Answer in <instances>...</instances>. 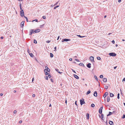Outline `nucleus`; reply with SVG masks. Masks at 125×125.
I'll use <instances>...</instances> for the list:
<instances>
[{
	"instance_id": "e433bc0d",
	"label": "nucleus",
	"mask_w": 125,
	"mask_h": 125,
	"mask_svg": "<svg viewBox=\"0 0 125 125\" xmlns=\"http://www.w3.org/2000/svg\"><path fill=\"white\" fill-rule=\"evenodd\" d=\"M42 18L44 19H45L46 17L45 16H42Z\"/></svg>"
},
{
	"instance_id": "ea45409f",
	"label": "nucleus",
	"mask_w": 125,
	"mask_h": 125,
	"mask_svg": "<svg viewBox=\"0 0 125 125\" xmlns=\"http://www.w3.org/2000/svg\"><path fill=\"white\" fill-rule=\"evenodd\" d=\"M75 60L77 62H79V60H78V59H75Z\"/></svg>"
},
{
	"instance_id": "4d7b16f0",
	"label": "nucleus",
	"mask_w": 125,
	"mask_h": 125,
	"mask_svg": "<svg viewBox=\"0 0 125 125\" xmlns=\"http://www.w3.org/2000/svg\"><path fill=\"white\" fill-rule=\"evenodd\" d=\"M0 95L1 96H2L3 95V94L2 93H0Z\"/></svg>"
},
{
	"instance_id": "09e8293b",
	"label": "nucleus",
	"mask_w": 125,
	"mask_h": 125,
	"mask_svg": "<svg viewBox=\"0 0 125 125\" xmlns=\"http://www.w3.org/2000/svg\"><path fill=\"white\" fill-rule=\"evenodd\" d=\"M112 43H113V44H114L115 43V41L114 40H113L112 41Z\"/></svg>"
},
{
	"instance_id": "de8ad7c7",
	"label": "nucleus",
	"mask_w": 125,
	"mask_h": 125,
	"mask_svg": "<svg viewBox=\"0 0 125 125\" xmlns=\"http://www.w3.org/2000/svg\"><path fill=\"white\" fill-rule=\"evenodd\" d=\"M50 42V41H46V42L47 43H49Z\"/></svg>"
},
{
	"instance_id": "58836bf2",
	"label": "nucleus",
	"mask_w": 125,
	"mask_h": 125,
	"mask_svg": "<svg viewBox=\"0 0 125 125\" xmlns=\"http://www.w3.org/2000/svg\"><path fill=\"white\" fill-rule=\"evenodd\" d=\"M17 112V111H16V110H14V112H13V113H14V114H16V113Z\"/></svg>"
},
{
	"instance_id": "7c9ffc66",
	"label": "nucleus",
	"mask_w": 125,
	"mask_h": 125,
	"mask_svg": "<svg viewBox=\"0 0 125 125\" xmlns=\"http://www.w3.org/2000/svg\"><path fill=\"white\" fill-rule=\"evenodd\" d=\"M119 95H120V94L119 93H118L117 94V98L118 99H119Z\"/></svg>"
},
{
	"instance_id": "864d4df0",
	"label": "nucleus",
	"mask_w": 125,
	"mask_h": 125,
	"mask_svg": "<svg viewBox=\"0 0 125 125\" xmlns=\"http://www.w3.org/2000/svg\"><path fill=\"white\" fill-rule=\"evenodd\" d=\"M72 60V58H70L69 59V60L70 61H71Z\"/></svg>"
},
{
	"instance_id": "e2e57ef3",
	"label": "nucleus",
	"mask_w": 125,
	"mask_h": 125,
	"mask_svg": "<svg viewBox=\"0 0 125 125\" xmlns=\"http://www.w3.org/2000/svg\"><path fill=\"white\" fill-rule=\"evenodd\" d=\"M48 76L50 78L51 77V76L50 75H48Z\"/></svg>"
},
{
	"instance_id": "a211bd4d",
	"label": "nucleus",
	"mask_w": 125,
	"mask_h": 125,
	"mask_svg": "<svg viewBox=\"0 0 125 125\" xmlns=\"http://www.w3.org/2000/svg\"><path fill=\"white\" fill-rule=\"evenodd\" d=\"M103 81L104 82H106L107 81L106 79L105 78H104L103 79Z\"/></svg>"
},
{
	"instance_id": "dca6fc26",
	"label": "nucleus",
	"mask_w": 125,
	"mask_h": 125,
	"mask_svg": "<svg viewBox=\"0 0 125 125\" xmlns=\"http://www.w3.org/2000/svg\"><path fill=\"white\" fill-rule=\"evenodd\" d=\"M55 70L58 73H59L60 74H61V73H62L61 72H59V69H57V68H56L55 69Z\"/></svg>"
},
{
	"instance_id": "2eb2a0df",
	"label": "nucleus",
	"mask_w": 125,
	"mask_h": 125,
	"mask_svg": "<svg viewBox=\"0 0 125 125\" xmlns=\"http://www.w3.org/2000/svg\"><path fill=\"white\" fill-rule=\"evenodd\" d=\"M101 114V116L100 117V115H99V116L101 118V119L102 120H104V119H103L104 115H103V114Z\"/></svg>"
},
{
	"instance_id": "a878e982",
	"label": "nucleus",
	"mask_w": 125,
	"mask_h": 125,
	"mask_svg": "<svg viewBox=\"0 0 125 125\" xmlns=\"http://www.w3.org/2000/svg\"><path fill=\"white\" fill-rule=\"evenodd\" d=\"M50 56L52 58L53 57V54L52 53H50Z\"/></svg>"
},
{
	"instance_id": "ddd939ff",
	"label": "nucleus",
	"mask_w": 125,
	"mask_h": 125,
	"mask_svg": "<svg viewBox=\"0 0 125 125\" xmlns=\"http://www.w3.org/2000/svg\"><path fill=\"white\" fill-rule=\"evenodd\" d=\"M73 76L76 79H79V77L76 74H74Z\"/></svg>"
},
{
	"instance_id": "39448f33",
	"label": "nucleus",
	"mask_w": 125,
	"mask_h": 125,
	"mask_svg": "<svg viewBox=\"0 0 125 125\" xmlns=\"http://www.w3.org/2000/svg\"><path fill=\"white\" fill-rule=\"evenodd\" d=\"M103 108V106L101 107L99 110V112L100 114H102V109Z\"/></svg>"
},
{
	"instance_id": "2f4dec72",
	"label": "nucleus",
	"mask_w": 125,
	"mask_h": 125,
	"mask_svg": "<svg viewBox=\"0 0 125 125\" xmlns=\"http://www.w3.org/2000/svg\"><path fill=\"white\" fill-rule=\"evenodd\" d=\"M59 6V5H57L56 6H55L54 7V9H55L56 8L58 7Z\"/></svg>"
},
{
	"instance_id": "9b49d317",
	"label": "nucleus",
	"mask_w": 125,
	"mask_h": 125,
	"mask_svg": "<svg viewBox=\"0 0 125 125\" xmlns=\"http://www.w3.org/2000/svg\"><path fill=\"white\" fill-rule=\"evenodd\" d=\"M94 95L95 97H97V93L96 91H95L94 92Z\"/></svg>"
},
{
	"instance_id": "393cba45",
	"label": "nucleus",
	"mask_w": 125,
	"mask_h": 125,
	"mask_svg": "<svg viewBox=\"0 0 125 125\" xmlns=\"http://www.w3.org/2000/svg\"><path fill=\"white\" fill-rule=\"evenodd\" d=\"M79 65H80V66H84V64H83V63H79Z\"/></svg>"
},
{
	"instance_id": "3c124183",
	"label": "nucleus",
	"mask_w": 125,
	"mask_h": 125,
	"mask_svg": "<svg viewBox=\"0 0 125 125\" xmlns=\"http://www.w3.org/2000/svg\"><path fill=\"white\" fill-rule=\"evenodd\" d=\"M22 121L21 120V121H19V123H20V124H21V123H22Z\"/></svg>"
},
{
	"instance_id": "bf43d9fd",
	"label": "nucleus",
	"mask_w": 125,
	"mask_h": 125,
	"mask_svg": "<svg viewBox=\"0 0 125 125\" xmlns=\"http://www.w3.org/2000/svg\"><path fill=\"white\" fill-rule=\"evenodd\" d=\"M76 102H77V101H75V104H76L77 106V104Z\"/></svg>"
},
{
	"instance_id": "c85d7f7f",
	"label": "nucleus",
	"mask_w": 125,
	"mask_h": 125,
	"mask_svg": "<svg viewBox=\"0 0 125 125\" xmlns=\"http://www.w3.org/2000/svg\"><path fill=\"white\" fill-rule=\"evenodd\" d=\"M97 60H100L101 59V58L99 57H97Z\"/></svg>"
},
{
	"instance_id": "49530a36",
	"label": "nucleus",
	"mask_w": 125,
	"mask_h": 125,
	"mask_svg": "<svg viewBox=\"0 0 125 125\" xmlns=\"http://www.w3.org/2000/svg\"><path fill=\"white\" fill-rule=\"evenodd\" d=\"M45 72V74L46 75H47L48 74V73L47 72Z\"/></svg>"
},
{
	"instance_id": "8fccbe9b",
	"label": "nucleus",
	"mask_w": 125,
	"mask_h": 125,
	"mask_svg": "<svg viewBox=\"0 0 125 125\" xmlns=\"http://www.w3.org/2000/svg\"><path fill=\"white\" fill-rule=\"evenodd\" d=\"M20 8L21 9V3L20 4Z\"/></svg>"
},
{
	"instance_id": "603ef678",
	"label": "nucleus",
	"mask_w": 125,
	"mask_h": 125,
	"mask_svg": "<svg viewBox=\"0 0 125 125\" xmlns=\"http://www.w3.org/2000/svg\"><path fill=\"white\" fill-rule=\"evenodd\" d=\"M27 52H28V53H29H29H30V51L28 49Z\"/></svg>"
},
{
	"instance_id": "aec40b11",
	"label": "nucleus",
	"mask_w": 125,
	"mask_h": 125,
	"mask_svg": "<svg viewBox=\"0 0 125 125\" xmlns=\"http://www.w3.org/2000/svg\"><path fill=\"white\" fill-rule=\"evenodd\" d=\"M64 40L65 41L67 42L70 41L71 40L69 39H64Z\"/></svg>"
},
{
	"instance_id": "f3484780",
	"label": "nucleus",
	"mask_w": 125,
	"mask_h": 125,
	"mask_svg": "<svg viewBox=\"0 0 125 125\" xmlns=\"http://www.w3.org/2000/svg\"><path fill=\"white\" fill-rule=\"evenodd\" d=\"M89 114L87 113L86 115V117L87 119H89Z\"/></svg>"
},
{
	"instance_id": "0eeeda50",
	"label": "nucleus",
	"mask_w": 125,
	"mask_h": 125,
	"mask_svg": "<svg viewBox=\"0 0 125 125\" xmlns=\"http://www.w3.org/2000/svg\"><path fill=\"white\" fill-rule=\"evenodd\" d=\"M90 59L92 62H94V57L93 56H91L90 57Z\"/></svg>"
},
{
	"instance_id": "13d9d810",
	"label": "nucleus",
	"mask_w": 125,
	"mask_h": 125,
	"mask_svg": "<svg viewBox=\"0 0 125 125\" xmlns=\"http://www.w3.org/2000/svg\"><path fill=\"white\" fill-rule=\"evenodd\" d=\"M58 3V2H57L56 3L54 4V5H57Z\"/></svg>"
},
{
	"instance_id": "473e14b6",
	"label": "nucleus",
	"mask_w": 125,
	"mask_h": 125,
	"mask_svg": "<svg viewBox=\"0 0 125 125\" xmlns=\"http://www.w3.org/2000/svg\"><path fill=\"white\" fill-rule=\"evenodd\" d=\"M94 77L95 79L96 80L98 81V79L97 78V77L96 76H94Z\"/></svg>"
},
{
	"instance_id": "9d476101",
	"label": "nucleus",
	"mask_w": 125,
	"mask_h": 125,
	"mask_svg": "<svg viewBox=\"0 0 125 125\" xmlns=\"http://www.w3.org/2000/svg\"><path fill=\"white\" fill-rule=\"evenodd\" d=\"M33 30L31 29V30L30 31L29 35H31L32 34V33H33Z\"/></svg>"
},
{
	"instance_id": "a18cd8bd",
	"label": "nucleus",
	"mask_w": 125,
	"mask_h": 125,
	"mask_svg": "<svg viewBox=\"0 0 125 125\" xmlns=\"http://www.w3.org/2000/svg\"><path fill=\"white\" fill-rule=\"evenodd\" d=\"M35 96V95L34 94H33L32 95V97H34Z\"/></svg>"
},
{
	"instance_id": "f03ea898",
	"label": "nucleus",
	"mask_w": 125,
	"mask_h": 125,
	"mask_svg": "<svg viewBox=\"0 0 125 125\" xmlns=\"http://www.w3.org/2000/svg\"><path fill=\"white\" fill-rule=\"evenodd\" d=\"M80 104L81 105L85 103V102L84 101V99H80Z\"/></svg>"
},
{
	"instance_id": "0e129e2a",
	"label": "nucleus",
	"mask_w": 125,
	"mask_h": 125,
	"mask_svg": "<svg viewBox=\"0 0 125 125\" xmlns=\"http://www.w3.org/2000/svg\"><path fill=\"white\" fill-rule=\"evenodd\" d=\"M117 67V66L115 67L114 68V69H116Z\"/></svg>"
},
{
	"instance_id": "7ed1b4c3",
	"label": "nucleus",
	"mask_w": 125,
	"mask_h": 125,
	"mask_svg": "<svg viewBox=\"0 0 125 125\" xmlns=\"http://www.w3.org/2000/svg\"><path fill=\"white\" fill-rule=\"evenodd\" d=\"M109 54L110 56H116V54L114 52H111L109 53Z\"/></svg>"
},
{
	"instance_id": "c756f323",
	"label": "nucleus",
	"mask_w": 125,
	"mask_h": 125,
	"mask_svg": "<svg viewBox=\"0 0 125 125\" xmlns=\"http://www.w3.org/2000/svg\"><path fill=\"white\" fill-rule=\"evenodd\" d=\"M24 18H25L26 19V21H27L28 22V19L27 18V17L25 16H24Z\"/></svg>"
},
{
	"instance_id": "69168bd1",
	"label": "nucleus",
	"mask_w": 125,
	"mask_h": 125,
	"mask_svg": "<svg viewBox=\"0 0 125 125\" xmlns=\"http://www.w3.org/2000/svg\"><path fill=\"white\" fill-rule=\"evenodd\" d=\"M54 49H55V50H56V47H55L54 48Z\"/></svg>"
},
{
	"instance_id": "4be33fe9",
	"label": "nucleus",
	"mask_w": 125,
	"mask_h": 125,
	"mask_svg": "<svg viewBox=\"0 0 125 125\" xmlns=\"http://www.w3.org/2000/svg\"><path fill=\"white\" fill-rule=\"evenodd\" d=\"M114 94L112 93H110V96L111 97H113L114 96Z\"/></svg>"
},
{
	"instance_id": "6ab92c4d",
	"label": "nucleus",
	"mask_w": 125,
	"mask_h": 125,
	"mask_svg": "<svg viewBox=\"0 0 125 125\" xmlns=\"http://www.w3.org/2000/svg\"><path fill=\"white\" fill-rule=\"evenodd\" d=\"M112 114V113L111 112H109V114L107 115V116H109L111 115Z\"/></svg>"
},
{
	"instance_id": "cd10ccee",
	"label": "nucleus",
	"mask_w": 125,
	"mask_h": 125,
	"mask_svg": "<svg viewBox=\"0 0 125 125\" xmlns=\"http://www.w3.org/2000/svg\"><path fill=\"white\" fill-rule=\"evenodd\" d=\"M35 21L36 22H38V20H37V19H35V20H32V22H33L34 21Z\"/></svg>"
},
{
	"instance_id": "774afa93",
	"label": "nucleus",
	"mask_w": 125,
	"mask_h": 125,
	"mask_svg": "<svg viewBox=\"0 0 125 125\" xmlns=\"http://www.w3.org/2000/svg\"><path fill=\"white\" fill-rule=\"evenodd\" d=\"M34 78H32V82L33 81V80H34Z\"/></svg>"
},
{
	"instance_id": "f8f14e48",
	"label": "nucleus",
	"mask_w": 125,
	"mask_h": 125,
	"mask_svg": "<svg viewBox=\"0 0 125 125\" xmlns=\"http://www.w3.org/2000/svg\"><path fill=\"white\" fill-rule=\"evenodd\" d=\"M108 93L107 92H106L105 93L104 95H103L104 97L105 98L108 95Z\"/></svg>"
},
{
	"instance_id": "79ce46f5",
	"label": "nucleus",
	"mask_w": 125,
	"mask_h": 125,
	"mask_svg": "<svg viewBox=\"0 0 125 125\" xmlns=\"http://www.w3.org/2000/svg\"><path fill=\"white\" fill-rule=\"evenodd\" d=\"M77 36L79 37H80V38H82V37H83L81 36L80 35H78Z\"/></svg>"
},
{
	"instance_id": "6e6552de",
	"label": "nucleus",
	"mask_w": 125,
	"mask_h": 125,
	"mask_svg": "<svg viewBox=\"0 0 125 125\" xmlns=\"http://www.w3.org/2000/svg\"><path fill=\"white\" fill-rule=\"evenodd\" d=\"M24 21H22L21 24V27H23L24 25Z\"/></svg>"
},
{
	"instance_id": "6e6d98bb",
	"label": "nucleus",
	"mask_w": 125,
	"mask_h": 125,
	"mask_svg": "<svg viewBox=\"0 0 125 125\" xmlns=\"http://www.w3.org/2000/svg\"><path fill=\"white\" fill-rule=\"evenodd\" d=\"M3 37H2V36H1L0 37V38L1 39H3Z\"/></svg>"
},
{
	"instance_id": "5701e85b",
	"label": "nucleus",
	"mask_w": 125,
	"mask_h": 125,
	"mask_svg": "<svg viewBox=\"0 0 125 125\" xmlns=\"http://www.w3.org/2000/svg\"><path fill=\"white\" fill-rule=\"evenodd\" d=\"M91 93V91H90V90H89L86 93V94H89L90 93Z\"/></svg>"
},
{
	"instance_id": "bb28decb",
	"label": "nucleus",
	"mask_w": 125,
	"mask_h": 125,
	"mask_svg": "<svg viewBox=\"0 0 125 125\" xmlns=\"http://www.w3.org/2000/svg\"><path fill=\"white\" fill-rule=\"evenodd\" d=\"M95 106L94 104H92L91 105V106L92 107H94Z\"/></svg>"
},
{
	"instance_id": "c9c22d12",
	"label": "nucleus",
	"mask_w": 125,
	"mask_h": 125,
	"mask_svg": "<svg viewBox=\"0 0 125 125\" xmlns=\"http://www.w3.org/2000/svg\"><path fill=\"white\" fill-rule=\"evenodd\" d=\"M103 75H101L100 76V78H103Z\"/></svg>"
},
{
	"instance_id": "5fc2aeb1",
	"label": "nucleus",
	"mask_w": 125,
	"mask_h": 125,
	"mask_svg": "<svg viewBox=\"0 0 125 125\" xmlns=\"http://www.w3.org/2000/svg\"><path fill=\"white\" fill-rule=\"evenodd\" d=\"M59 38H60V36H59L58 37V38H57V40H59Z\"/></svg>"
},
{
	"instance_id": "37998d69",
	"label": "nucleus",
	"mask_w": 125,
	"mask_h": 125,
	"mask_svg": "<svg viewBox=\"0 0 125 125\" xmlns=\"http://www.w3.org/2000/svg\"><path fill=\"white\" fill-rule=\"evenodd\" d=\"M122 118H125V115H124L122 117Z\"/></svg>"
},
{
	"instance_id": "72a5a7b5",
	"label": "nucleus",
	"mask_w": 125,
	"mask_h": 125,
	"mask_svg": "<svg viewBox=\"0 0 125 125\" xmlns=\"http://www.w3.org/2000/svg\"><path fill=\"white\" fill-rule=\"evenodd\" d=\"M34 43H37V41H36V40H34Z\"/></svg>"
},
{
	"instance_id": "a19ab883",
	"label": "nucleus",
	"mask_w": 125,
	"mask_h": 125,
	"mask_svg": "<svg viewBox=\"0 0 125 125\" xmlns=\"http://www.w3.org/2000/svg\"><path fill=\"white\" fill-rule=\"evenodd\" d=\"M64 39H63L62 41V42H63L65 41H64Z\"/></svg>"
},
{
	"instance_id": "412c9836",
	"label": "nucleus",
	"mask_w": 125,
	"mask_h": 125,
	"mask_svg": "<svg viewBox=\"0 0 125 125\" xmlns=\"http://www.w3.org/2000/svg\"><path fill=\"white\" fill-rule=\"evenodd\" d=\"M107 101L108 102H109L110 100V97L109 96H107Z\"/></svg>"
},
{
	"instance_id": "338daca9",
	"label": "nucleus",
	"mask_w": 125,
	"mask_h": 125,
	"mask_svg": "<svg viewBox=\"0 0 125 125\" xmlns=\"http://www.w3.org/2000/svg\"><path fill=\"white\" fill-rule=\"evenodd\" d=\"M13 92L14 93H15L16 92V90H14L13 91Z\"/></svg>"
},
{
	"instance_id": "4468645a",
	"label": "nucleus",
	"mask_w": 125,
	"mask_h": 125,
	"mask_svg": "<svg viewBox=\"0 0 125 125\" xmlns=\"http://www.w3.org/2000/svg\"><path fill=\"white\" fill-rule=\"evenodd\" d=\"M109 124L111 125H114V123L112 121H110L109 122Z\"/></svg>"
},
{
	"instance_id": "1a4fd4ad",
	"label": "nucleus",
	"mask_w": 125,
	"mask_h": 125,
	"mask_svg": "<svg viewBox=\"0 0 125 125\" xmlns=\"http://www.w3.org/2000/svg\"><path fill=\"white\" fill-rule=\"evenodd\" d=\"M91 64L90 63H89L88 64H87L86 66L87 67L89 68H90L91 67Z\"/></svg>"
},
{
	"instance_id": "c03bdc74",
	"label": "nucleus",
	"mask_w": 125,
	"mask_h": 125,
	"mask_svg": "<svg viewBox=\"0 0 125 125\" xmlns=\"http://www.w3.org/2000/svg\"><path fill=\"white\" fill-rule=\"evenodd\" d=\"M45 79L46 80H48V76H46L45 77Z\"/></svg>"
},
{
	"instance_id": "20e7f679",
	"label": "nucleus",
	"mask_w": 125,
	"mask_h": 125,
	"mask_svg": "<svg viewBox=\"0 0 125 125\" xmlns=\"http://www.w3.org/2000/svg\"><path fill=\"white\" fill-rule=\"evenodd\" d=\"M45 69L44 70V72H49L50 71V69L48 68L47 66H46L45 67Z\"/></svg>"
},
{
	"instance_id": "b1692460",
	"label": "nucleus",
	"mask_w": 125,
	"mask_h": 125,
	"mask_svg": "<svg viewBox=\"0 0 125 125\" xmlns=\"http://www.w3.org/2000/svg\"><path fill=\"white\" fill-rule=\"evenodd\" d=\"M29 54L30 55L31 57H33V55L32 53H29Z\"/></svg>"
},
{
	"instance_id": "f704fd0d",
	"label": "nucleus",
	"mask_w": 125,
	"mask_h": 125,
	"mask_svg": "<svg viewBox=\"0 0 125 125\" xmlns=\"http://www.w3.org/2000/svg\"><path fill=\"white\" fill-rule=\"evenodd\" d=\"M108 86H106L104 87V88L105 89H107L108 88Z\"/></svg>"
},
{
	"instance_id": "680f3d73",
	"label": "nucleus",
	"mask_w": 125,
	"mask_h": 125,
	"mask_svg": "<svg viewBox=\"0 0 125 125\" xmlns=\"http://www.w3.org/2000/svg\"><path fill=\"white\" fill-rule=\"evenodd\" d=\"M125 81V78H124L123 79V81Z\"/></svg>"
},
{
	"instance_id": "4c0bfd02",
	"label": "nucleus",
	"mask_w": 125,
	"mask_h": 125,
	"mask_svg": "<svg viewBox=\"0 0 125 125\" xmlns=\"http://www.w3.org/2000/svg\"><path fill=\"white\" fill-rule=\"evenodd\" d=\"M71 70H72V71H73V72L74 73H76V72H75V71L74 70H73V69H72Z\"/></svg>"
},
{
	"instance_id": "052dcab7",
	"label": "nucleus",
	"mask_w": 125,
	"mask_h": 125,
	"mask_svg": "<svg viewBox=\"0 0 125 125\" xmlns=\"http://www.w3.org/2000/svg\"><path fill=\"white\" fill-rule=\"evenodd\" d=\"M118 1L119 2H120L121 1V0H118Z\"/></svg>"
},
{
	"instance_id": "423d86ee",
	"label": "nucleus",
	"mask_w": 125,
	"mask_h": 125,
	"mask_svg": "<svg viewBox=\"0 0 125 125\" xmlns=\"http://www.w3.org/2000/svg\"><path fill=\"white\" fill-rule=\"evenodd\" d=\"M40 29H37L36 30H34L33 31V33H37V32H39L40 31Z\"/></svg>"
},
{
	"instance_id": "f257e3e1",
	"label": "nucleus",
	"mask_w": 125,
	"mask_h": 125,
	"mask_svg": "<svg viewBox=\"0 0 125 125\" xmlns=\"http://www.w3.org/2000/svg\"><path fill=\"white\" fill-rule=\"evenodd\" d=\"M20 14L21 16L23 17L24 16V13L23 11V10H21V11H20Z\"/></svg>"
}]
</instances>
